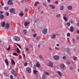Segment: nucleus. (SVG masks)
I'll return each mask as SVG.
<instances>
[{"mask_svg": "<svg viewBox=\"0 0 79 79\" xmlns=\"http://www.w3.org/2000/svg\"><path fill=\"white\" fill-rule=\"evenodd\" d=\"M49 50H52V48H50V47H49Z\"/></svg>", "mask_w": 79, "mask_h": 79, "instance_id": "53", "label": "nucleus"}, {"mask_svg": "<svg viewBox=\"0 0 79 79\" xmlns=\"http://www.w3.org/2000/svg\"><path fill=\"white\" fill-rule=\"evenodd\" d=\"M69 23H71V24H73V23H74V22H73V21L72 20H69Z\"/></svg>", "mask_w": 79, "mask_h": 79, "instance_id": "25", "label": "nucleus"}, {"mask_svg": "<svg viewBox=\"0 0 79 79\" xmlns=\"http://www.w3.org/2000/svg\"><path fill=\"white\" fill-rule=\"evenodd\" d=\"M10 12L12 13H15V10L14 8H12L10 10Z\"/></svg>", "mask_w": 79, "mask_h": 79, "instance_id": "9", "label": "nucleus"}, {"mask_svg": "<svg viewBox=\"0 0 79 79\" xmlns=\"http://www.w3.org/2000/svg\"><path fill=\"white\" fill-rule=\"evenodd\" d=\"M14 75L15 76H17V74L15 73L14 74Z\"/></svg>", "mask_w": 79, "mask_h": 79, "instance_id": "58", "label": "nucleus"}, {"mask_svg": "<svg viewBox=\"0 0 79 79\" xmlns=\"http://www.w3.org/2000/svg\"><path fill=\"white\" fill-rule=\"evenodd\" d=\"M69 31L72 32L74 31V27L73 26H70L69 28Z\"/></svg>", "mask_w": 79, "mask_h": 79, "instance_id": "7", "label": "nucleus"}, {"mask_svg": "<svg viewBox=\"0 0 79 79\" xmlns=\"http://www.w3.org/2000/svg\"><path fill=\"white\" fill-rule=\"evenodd\" d=\"M73 60H76V59H77V57H73Z\"/></svg>", "mask_w": 79, "mask_h": 79, "instance_id": "54", "label": "nucleus"}, {"mask_svg": "<svg viewBox=\"0 0 79 79\" xmlns=\"http://www.w3.org/2000/svg\"><path fill=\"white\" fill-rule=\"evenodd\" d=\"M43 5H44V6H46V4H45V3H43Z\"/></svg>", "mask_w": 79, "mask_h": 79, "instance_id": "60", "label": "nucleus"}, {"mask_svg": "<svg viewBox=\"0 0 79 79\" xmlns=\"http://www.w3.org/2000/svg\"><path fill=\"white\" fill-rule=\"evenodd\" d=\"M4 74L6 76H7V74H6V73H4Z\"/></svg>", "mask_w": 79, "mask_h": 79, "instance_id": "57", "label": "nucleus"}, {"mask_svg": "<svg viewBox=\"0 0 79 79\" xmlns=\"http://www.w3.org/2000/svg\"><path fill=\"white\" fill-rule=\"evenodd\" d=\"M36 35H37V34H36V33H34L33 34V37H36Z\"/></svg>", "mask_w": 79, "mask_h": 79, "instance_id": "34", "label": "nucleus"}, {"mask_svg": "<svg viewBox=\"0 0 79 79\" xmlns=\"http://www.w3.org/2000/svg\"><path fill=\"white\" fill-rule=\"evenodd\" d=\"M76 39H77V40H79V36H77Z\"/></svg>", "mask_w": 79, "mask_h": 79, "instance_id": "47", "label": "nucleus"}, {"mask_svg": "<svg viewBox=\"0 0 79 79\" xmlns=\"http://www.w3.org/2000/svg\"><path fill=\"white\" fill-rule=\"evenodd\" d=\"M23 32L24 34H25L26 33V32H27V31H26V30H24L23 31Z\"/></svg>", "mask_w": 79, "mask_h": 79, "instance_id": "32", "label": "nucleus"}, {"mask_svg": "<svg viewBox=\"0 0 79 79\" xmlns=\"http://www.w3.org/2000/svg\"><path fill=\"white\" fill-rule=\"evenodd\" d=\"M77 26H79V23H78L77 24Z\"/></svg>", "mask_w": 79, "mask_h": 79, "instance_id": "64", "label": "nucleus"}, {"mask_svg": "<svg viewBox=\"0 0 79 79\" xmlns=\"http://www.w3.org/2000/svg\"><path fill=\"white\" fill-rule=\"evenodd\" d=\"M4 18V17L3 16V15H1V16H0V19H3Z\"/></svg>", "mask_w": 79, "mask_h": 79, "instance_id": "24", "label": "nucleus"}, {"mask_svg": "<svg viewBox=\"0 0 79 79\" xmlns=\"http://www.w3.org/2000/svg\"><path fill=\"white\" fill-rule=\"evenodd\" d=\"M26 51H29V49H28V48H26Z\"/></svg>", "mask_w": 79, "mask_h": 79, "instance_id": "62", "label": "nucleus"}, {"mask_svg": "<svg viewBox=\"0 0 79 79\" xmlns=\"http://www.w3.org/2000/svg\"><path fill=\"white\" fill-rule=\"evenodd\" d=\"M27 24H28V23L27 22H25L24 25L25 26H27Z\"/></svg>", "mask_w": 79, "mask_h": 79, "instance_id": "30", "label": "nucleus"}, {"mask_svg": "<svg viewBox=\"0 0 79 79\" xmlns=\"http://www.w3.org/2000/svg\"><path fill=\"white\" fill-rule=\"evenodd\" d=\"M33 72L35 74H37V71L35 70H34Z\"/></svg>", "mask_w": 79, "mask_h": 79, "instance_id": "27", "label": "nucleus"}, {"mask_svg": "<svg viewBox=\"0 0 79 79\" xmlns=\"http://www.w3.org/2000/svg\"><path fill=\"white\" fill-rule=\"evenodd\" d=\"M50 37L52 39H55L56 37V35L55 34H53L51 35Z\"/></svg>", "mask_w": 79, "mask_h": 79, "instance_id": "11", "label": "nucleus"}, {"mask_svg": "<svg viewBox=\"0 0 79 79\" xmlns=\"http://www.w3.org/2000/svg\"><path fill=\"white\" fill-rule=\"evenodd\" d=\"M77 33L79 34V30H77Z\"/></svg>", "mask_w": 79, "mask_h": 79, "instance_id": "63", "label": "nucleus"}, {"mask_svg": "<svg viewBox=\"0 0 79 79\" xmlns=\"http://www.w3.org/2000/svg\"><path fill=\"white\" fill-rule=\"evenodd\" d=\"M39 58H40V59H43V57L41 55L39 56Z\"/></svg>", "mask_w": 79, "mask_h": 79, "instance_id": "35", "label": "nucleus"}, {"mask_svg": "<svg viewBox=\"0 0 79 79\" xmlns=\"http://www.w3.org/2000/svg\"><path fill=\"white\" fill-rule=\"evenodd\" d=\"M12 55H14L15 56H18V54H17V53H13L12 54Z\"/></svg>", "mask_w": 79, "mask_h": 79, "instance_id": "28", "label": "nucleus"}, {"mask_svg": "<svg viewBox=\"0 0 79 79\" xmlns=\"http://www.w3.org/2000/svg\"><path fill=\"white\" fill-rule=\"evenodd\" d=\"M36 66H37V67H38V68H40V64H39V63H37Z\"/></svg>", "mask_w": 79, "mask_h": 79, "instance_id": "16", "label": "nucleus"}, {"mask_svg": "<svg viewBox=\"0 0 79 79\" xmlns=\"http://www.w3.org/2000/svg\"><path fill=\"white\" fill-rule=\"evenodd\" d=\"M10 79H13V76L12 75H10Z\"/></svg>", "mask_w": 79, "mask_h": 79, "instance_id": "31", "label": "nucleus"}, {"mask_svg": "<svg viewBox=\"0 0 79 79\" xmlns=\"http://www.w3.org/2000/svg\"><path fill=\"white\" fill-rule=\"evenodd\" d=\"M58 74L59 76H60L61 77V76H62V73H61L60 71H57L56 72Z\"/></svg>", "mask_w": 79, "mask_h": 79, "instance_id": "12", "label": "nucleus"}, {"mask_svg": "<svg viewBox=\"0 0 79 79\" xmlns=\"http://www.w3.org/2000/svg\"><path fill=\"white\" fill-rule=\"evenodd\" d=\"M63 58L64 60H66V56H64L63 57Z\"/></svg>", "mask_w": 79, "mask_h": 79, "instance_id": "44", "label": "nucleus"}, {"mask_svg": "<svg viewBox=\"0 0 79 79\" xmlns=\"http://www.w3.org/2000/svg\"><path fill=\"white\" fill-rule=\"evenodd\" d=\"M28 11V9H27V8H26L25 9V12H27Z\"/></svg>", "mask_w": 79, "mask_h": 79, "instance_id": "43", "label": "nucleus"}, {"mask_svg": "<svg viewBox=\"0 0 79 79\" xmlns=\"http://www.w3.org/2000/svg\"><path fill=\"white\" fill-rule=\"evenodd\" d=\"M15 73V71H14V70H12V74H13Z\"/></svg>", "mask_w": 79, "mask_h": 79, "instance_id": "50", "label": "nucleus"}, {"mask_svg": "<svg viewBox=\"0 0 79 79\" xmlns=\"http://www.w3.org/2000/svg\"><path fill=\"white\" fill-rule=\"evenodd\" d=\"M42 78L43 79H45V78H46V76L45 73H44L43 74Z\"/></svg>", "mask_w": 79, "mask_h": 79, "instance_id": "15", "label": "nucleus"}, {"mask_svg": "<svg viewBox=\"0 0 79 79\" xmlns=\"http://www.w3.org/2000/svg\"><path fill=\"white\" fill-rule=\"evenodd\" d=\"M39 4V2H37L35 3L34 4V6H37Z\"/></svg>", "mask_w": 79, "mask_h": 79, "instance_id": "21", "label": "nucleus"}, {"mask_svg": "<svg viewBox=\"0 0 79 79\" xmlns=\"http://www.w3.org/2000/svg\"><path fill=\"white\" fill-rule=\"evenodd\" d=\"M16 45L19 47V48H21V46H20V45H19L18 44H16Z\"/></svg>", "mask_w": 79, "mask_h": 79, "instance_id": "48", "label": "nucleus"}, {"mask_svg": "<svg viewBox=\"0 0 79 79\" xmlns=\"http://www.w3.org/2000/svg\"><path fill=\"white\" fill-rule=\"evenodd\" d=\"M14 39L15 41H19L20 40V38L16 36L14 37Z\"/></svg>", "mask_w": 79, "mask_h": 79, "instance_id": "2", "label": "nucleus"}, {"mask_svg": "<svg viewBox=\"0 0 79 79\" xmlns=\"http://www.w3.org/2000/svg\"><path fill=\"white\" fill-rule=\"evenodd\" d=\"M11 62L12 64H15V62L13 59H12L11 60Z\"/></svg>", "mask_w": 79, "mask_h": 79, "instance_id": "18", "label": "nucleus"}, {"mask_svg": "<svg viewBox=\"0 0 79 79\" xmlns=\"http://www.w3.org/2000/svg\"><path fill=\"white\" fill-rule=\"evenodd\" d=\"M72 40L73 42V43H74V41H75V40L74 39H72Z\"/></svg>", "mask_w": 79, "mask_h": 79, "instance_id": "61", "label": "nucleus"}, {"mask_svg": "<svg viewBox=\"0 0 79 79\" xmlns=\"http://www.w3.org/2000/svg\"><path fill=\"white\" fill-rule=\"evenodd\" d=\"M60 14H59L58 15H56V18H58V17H60Z\"/></svg>", "mask_w": 79, "mask_h": 79, "instance_id": "38", "label": "nucleus"}, {"mask_svg": "<svg viewBox=\"0 0 79 79\" xmlns=\"http://www.w3.org/2000/svg\"><path fill=\"white\" fill-rule=\"evenodd\" d=\"M54 3H56V4H58V1H55V2H54Z\"/></svg>", "mask_w": 79, "mask_h": 79, "instance_id": "49", "label": "nucleus"}, {"mask_svg": "<svg viewBox=\"0 0 79 79\" xmlns=\"http://www.w3.org/2000/svg\"><path fill=\"white\" fill-rule=\"evenodd\" d=\"M33 68L35 69H36V66L35 65H34L33 66Z\"/></svg>", "mask_w": 79, "mask_h": 79, "instance_id": "46", "label": "nucleus"}, {"mask_svg": "<svg viewBox=\"0 0 79 79\" xmlns=\"http://www.w3.org/2000/svg\"><path fill=\"white\" fill-rule=\"evenodd\" d=\"M13 0H9L8 2L7 3L9 5H13V2L12 1Z\"/></svg>", "mask_w": 79, "mask_h": 79, "instance_id": "8", "label": "nucleus"}, {"mask_svg": "<svg viewBox=\"0 0 79 79\" xmlns=\"http://www.w3.org/2000/svg\"><path fill=\"white\" fill-rule=\"evenodd\" d=\"M48 65L49 67H52L53 65V64L52 62H49L48 64Z\"/></svg>", "mask_w": 79, "mask_h": 79, "instance_id": "1", "label": "nucleus"}, {"mask_svg": "<svg viewBox=\"0 0 79 79\" xmlns=\"http://www.w3.org/2000/svg\"><path fill=\"white\" fill-rule=\"evenodd\" d=\"M7 50H10V46H9L8 48H7Z\"/></svg>", "mask_w": 79, "mask_h": 79, "instance_id": "51", "label": "nucleus"}, {"mask_svg": "<svg viewBox=\"0 0 79 79\" xmlns=\"http://www.w3.org/2000/svg\"><path fill=\"white\" fill-rule=\"evenodd\" d=\"M64 51H65L66 52H69V48H65L64 49Z\"/></svg>", "mask_w": 79, "mask_h": 79, "instance_id": "17", "label": "nucleus"}, {"mask_svg": "<svg viewBox=\"0 0 79 79\" xmlns=\"http://www.w3.org/2000/svg\"><path fill=\"white\" fill-rule=\"evenodd\" d=\"M39 21V19H37L36 20H35L34 23H37V22H38Z\"/></svg>", "mask_w": 79, "mask_h": 79, "instance_id": "26", "label": "nucleus"}, {"mask_svg": "<svg viewBox=\"0 0 79 79\" xmlns=\"http://www.w3.org/2000/svg\"><path fill=\"white\" fill-rule=\"evenodd\" d=\"M66 24H67L68 26H70V24L68 22V23H67Z\"/></svg>", "mask_w": 79, "mask_h": 79, "instance_id": "36", "label": "nucleus"}, {"mask_svg": "<svg viewBox=\"0 0 79 79\" xmlns=\"http://www.w3.org/2000/svg\"><path fill=\"white\" fill-rule=\"evenodd\" d=\"M6 15L7 16H9V13H8V12H6Z\"/></svg>", "mask_w": 79, "mask_h": 79, "instance_id": "41", "label": "nucleus"}, {"mask_svg": "<svg viewBox=\"0 0 79 79\" xmlns=\"http://www.w3.org/2000/svg\"><path fill=\"white\" fill-rule=\"evenodd\" d=\"M42 32L44 34H46L47 33V29L46 28L44 29L42 31Z\"/></svg>", "mask_w": 79, "mask_h": 79, "instance_id": "3", "label": "nucleus"}, {"mask_svg": "<svg viewBox=\"0 0 79 79\" xmlns=\"http://www.w3.org/2000/svg\"><path fill=\"white\" fill-rule=\"evenodd\" d=\"M5 25V22H3L1 23V26L2 27H4Z\"/></svg>", "mask_w": 79, "mask_h": 79, "instance_id": "13", "label": "nucleus"}, {"mask_svg": "<svg viewBox=\"0 0 79 79\" xmlns=\"http://www.w3.org/2000/svg\"><path fill=\"white\" fill-rule=\"evenodd\" d=\"M49 6H50V7H51L52 9H54V8H55V6L52 5H49Z\"/></svg>", "mask_w": 79, "mask_h": 79, "instance_id": "19", "label": "nucleus"}, {"mask_svg": "<svg viewBox=\"0 0 79 79\" xmlns=\"http://www.w3.org/2000/svg\"><path fill=\"white\" fill-rule=\"evenodd\" d=\"M23 58H25L26 56H25V54H23Z\"/></svg>", "mask_w": 79, "mask_h": 79, "instance_id": "55", "label": "nucleus"}, {"mask_svg": "<svg viewBox=\"0 0 79 79\" xmlns=\"http://www.w3.org/2000/svg\"><path fill=\"white\" fill-rule=\"evenodd\" d=\"M67 8L69 10H71L73 9V7L71 6H69L67 7Z\"/></svg>", "mask_w": 79, "mask_h": 79, "instance_id": "14", "label": "nucleus"}, {"mask_svg": "<svg viewBox=\"0 0 79 79\" xmlns=\"http://www.w3.org/2000/svg\"><path fill=\"white\" fill-rule=\"evenodd\" d=\"M63 9H64V6H63L60 7V10H63Z\"/></svg>", "mask_w": 79, "mask_h": 79, "instance_id": "23", "label": "nucleus"}, {"mask_svg": "<svg viewBox=\"0 0 79 79\" xmlns=\"http://www.w3.org/2000/svg\"><path fill=\"white\" fill-rule=\"evenodd\" d=\"M27 72L28 73H30L31 72V69L30 68H27L26 69Z\"/></svg>", "mask_w": 79, "mask_h": 79, "instance_id": "5", "label": "nucleus"}, {"mask_svg": "<svg viewBox=\"0 0 79 79\" xmlns=\"http://www.w3.org/2000/svg\"><path fill=\"white\" fill-rule=\"evenodd\" d=\"M44 73L47 75H49V73H48L46 72H45Z\"/></svg>", "mask_w": 79, "mask_h": 79, "instance_id": "42", "label": "nucleus"}, {"mask_svg": "<svg viewBox=\"0 0 79 79\" xmlns=\"http://www.w3.org/2000/svg\"><path fill=\"white\" fill-rule=\"evenodd\" d=\"M67 53L68 55H70L71 54V52H70V51H69L68 52H67Z\"/></svg>", "mask_w": 79, "mask_h": 79, "instance_id": "45", "label": "nucleus"}, {"mask_svg": "<svg viewBox=\"0 0 79 79\" xmlns=\"http://www.w3.org/2000/svg\"><path fill=\"white\" fill-rule=\"evenodd\" d=\"M1 3L2 4V6H3L4 4H3V2H1Z\"/></svg>", "mask_w": 79, "mask_h": 79, "instance_id": "56", "label": "nucleus"}, {"mask_svg": "<svg viewBox=\"0 0 79 79\" xmlns=\"http://www.w3.org/2000/svg\"><path fill=\"white\" fill-rule=\"evenodd\" d=\"M17 51L19 53H20V50H19V48H17Z\"/></svg>", "mask_w": 79, "mask_h": 79, "instance_id": "29", "label": "nucleus"}, {"mask_svg": "<svg viewBox=\"0 0 79 79\" xmlns=\"http://www.w3.org/2000/svg\"><path fill=\"white\" fill-rule=\"evenodd\" d=\"M53 58L54 60H59V57L58 56H53Z\"/></svg>", "mask_w": 79, "mask_h": 79, "instance_id": "6", "label": "nucleus"}, {"mask_svg": "<svg viewBox=\"0 0 79 79\" xmlns=\"http://www.w3.org/2000/svg\"><path fill=\"white\" fill-rule=\"evenodd\" d=\"M5 62L7 65L8 66L9 65V64L8 63V60H7V59L5 60Z\"/></svg>", "mask_w": 79, "mask_h": 79, "instance_id": "22", "label": "nucleus"}, {"mask_svg": "<svg viewBox=\"0 0 79 79\" xmlns=\"http://www.w3.org/2000/svg\"><path fill=\"white\" fill-rule=\"evenodd\" d=\"M32 31L33 32H34V33L35 32V31H34V29H32Z\"/></svg>", "mask_w": 79, "mask_h": 79, "instance_id": "59", "label": "nucleus"}, {"mask_svg": "<svg viewBox=\"0 0 79 79\" xmlns=\"http://www.w3.org/2000/svg\"><path fill=\"white\" fill-rule=\"evenodd\" d=\"M5 10H8V7L7 6L5 7Z\"/></svg>", "mask_w": 79, "mask_h": 79, "instance_id": "33", "label": "nucleus"}, {"mask_svg": "<svg viewBox=\"0 0 79 79\" xmlns=\"http://www.w3.org/2000/svg\"><path fill=\"white\" fill-rule=\"evenodd\" d=\"M67 36L68 37H69V36H70V34L69 33H68L67 34Z\"/></svg>", "mask_w": 79, "mask_h": 79, "instance_id": "52", "label": "nucleus"}, {"mask_svg": "<svg viewBox=\"0 0 79 79\" xmlns=\"http://www.w3.org/2000/svg\"><path fill=\"white\" fill-rule=\"evenodd\" d=\"M19 15H20V16H23L24 15V14L22 12L19 14Z\"/></svg>", "mask_w": 79, "mask_h": 79, "instance_id": "40", "label": "nucleus"}, {"mask_svg": "<svg viewBox=\"0 0 79 79\" xmlns=\"http://www.w3.org/2000/svg\"><path fill=\"white\" fill-rule=\"evenodd\" d=\"M60 66L62 69H64H64H66V67H65V66H64V64H61Z\"/></svg>", "mask_w": 79, "mask_h": 79, "instance_id": "4", "label": "nucleus"}, {"mask_svg": "<svg viewBox=\"0 0 79 79\" xmlns=\"http://www.w3.org/2000/svg\"><path fill=\"white\" fill-rule=\"evenodd\" d=\"M63 19L65 21H68V18L65 16H63Z\"/></svg>", "mask_w": 79, "mask_h": 79, "instance_id": "20", "label": "nucleus"}, {"mask_svg": "<svg viewBox=\"0 0 79 79\" xmlns=\"http://www.w3.org/2000/svg\"><path fill=\"white\" fill-rule=\"evenodd\" d=\"M24 66H27V63H25L24 64Z\"/></svg>", "mask_w": 79, "mask_h": 79, "instance_id": "39", "label": "nucleus"}, {"mask_svg": "<svg viewBox=\"0 0 79 79\" xmlns=\"http://www.w3.org/2000/svg\"><path fill=\"white\" fill-rule=\"evenodd\" d=\"M9 27H10V23H7L6 24V28L8 29Z\"/></svg>", "mask_w": 79, "mask_h": 79, "instance_id": "10", "label": "nucleus"}, {"mask_svg": "<svg viewBox=\"0 0 79 79\" xmlns=\"http://www.w3.org/2000/svg\"><path fill=\"white\" fill-rule=\"evenodd\" d=\"M67 64H71V63L70 62V61H68L67 62Z\"/></svg>", "mask_w": 79, "mask_h": 79, "instance_id": "37", "label": "nucleus"}]
</instances>
